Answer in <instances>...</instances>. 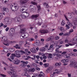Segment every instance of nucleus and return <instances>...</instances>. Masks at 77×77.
<instances>
[{
  "mask_svg": "<svg viewBox=\"0 0 77 77\" xmlns=\"http://www.w3.org/2000/svg\"><path fill=\"white\" fill-rule=\"evenodd\" d=\"M30 51H31V52H32V53H36V50L34 48H32L30 49Z\"/></svg>",
  "mask_w": 77,
  "mask_h": 77,
  "instance_id": "obj_33",
  "label": "nucleus"
},
{
  "mask_svg": "<svg viewBox=\"0 0 77 77\" xmlns=\"http://www.w3.org/2000/svg\"><path fill=\"white\" fill-rule=\"evenodd\" d=\"M10 70L12 72L8 71L7 72L10 75H11V77H17V74L16 73V71L15 70V67H13L12 66V64H11L9 66Z\"/></svg>",
  "mask_w": 77,
  "mask_h": 77,
  "instance_id": "obj_1",
  "label": "nucleus"
},
{
  "mask_svg": "<svg viewBox=\"0 0 77 77\" xmlns=\"http://www.w3.org/2000/svg\"><path fill=\"white\" fill-rule=\"evenodd\" d=\"M69 62V60L66 59H63L61 60L62 63H68Z\"/></svg>",
  "mask_w": 77,
  "mask_h": 77,
  "instance_id": "obj_20",
  "label": "nucleus"
},
{
  "mask_svg": "<svg viewBox=\"0 0 77 77\" xmlns=\"http://www.w3.org/2000/svg\"><path fill=\"white\" fill-rule=\"evenodd\" d=\"M40 51L42 52L45 51L44 50V48H43V47L42 48L40 49Z\"/></svg>",
  "mask_w": 77,
  "mask_h": 77,
  "instance_id": "obj_57",
  "label": "nucleus"
},
{
  "mask_svg": "<svg viewBox=\"0 0 77 77\" xmlns=\"http://www.w3.org/2000/svg\"><path fill=\"white\" fill-rule=\"evenodd\" d=\"M40 32L41 33H47L48 32V30H47V29L42 30H40Z\"/></svg>",
  "mask_w": 77,
  "mask_h": 77,
  "instance_id": "obj_17",
  "label": "nucleus"
},
{
  "mask_svg": "<svg viewBox=\"0 0 77 77\" xmlns=\"http://www.w3.org/2000/svg\"><path fill=\"white\" fill-rule=\"evenodd\" d=\"M68 77H71V73H68Z\"/></svg>",
  "mask_w": 77,
  "mask_h": 77,
  "instance_id": "obj_64",
  "label": "nucleus"
},
{
  "mask_svg": "<svg viewBox=\"0 0 77 77\" xmlns=\"http://www.w3.org/2000/svg\"><path fill=\"white\" fill-rule=\"evenodd\" d=\"M48 44H46L45 45V46L43 47V49L44 50V51H46V50L47 49H48Z\"/></svg>",
  "mask_w": 77,
  "mask_h": 77,
  "instance_id": "obj_26",
  "label": "nucleus"
},
{
  "mask_svg": "<svg viewBox=\"0 0 77 77\" xmlns=\"http://www.w3.org/2000/svg\"><path fill=\"white\" fill-rule=\"evenodd\" d=\"M27 40L29 41V42H32V41H34V38H28Z\"/></svg>",
  "mask_w": 77,
  "mask_h": 77,
  "instance_id": "obj_32",
  "label": "nucleus"
},
{
  "mask_svg": "<svg viewBox=\"0 0 77 77\" xmlns=\"http://www.w3.org/2000/svg\"><path fill=\"white\" fill-rule=\"evenodd\" d=\"M31 3L34 5H36V6H37V3L34 2H31Z\"/></svg>",
  "mask_w": 77,
  "mask_h": 77,
  "instance_id": "obj_50",
  "label": "nucleus"
},
{
  "mask_svg": "<svg viewBox=\"0 0 77 77\" xmlns=\"http://www.w3.org/2000/svg\"><path fill=\"white\" fill-rule=\"evenodd\" d=\"M40 45H41V43H40L39 40H37L36 41V42L34 44L35 47H39Z\"/></svg>",
  "mask_w": 77,
  "mask_h": 77,
  "instance_id": "obj_16",
  "label": "nucleus"
},
{
  "mask_svg": "<svg viewBox=\"0 0 77 77\" xmlns=\"http://www.w3.org/2000/svg\"><path fill=\"white\" fill-rule=\"evenodd\" d=\"M27 2V0H21L20 1V3L21 4H24L26 3Z\"/></svg>",
  "mask_w": 77,
  "mask_h": 77,
  "instance_id": "obj_21",
  "label": "nucleus"
},
{
  "mask_svg": "<svg viewBox=\"0 0 77 77\" xmlns=\"http://www.w3.org/2000/svg\"><path fill=\"white\" fill-rule=\"evenodd\" d=\"M55 66H61V63L60 62H56L55 63Z\"/></svg>",
  "mask_w": 77,
  "mask_h": 77,
  "instance_id": "obj_24",
  "label": "nucleus"
},
{
  "mask_svg": "<svg viewBox=\"0 0 77 77\" xmlns=\"http://www.w3.org/2000/svg\"><path fill=\"white\" fill-rule=\"evenodd\" d=\"M67 24L70 27H71L73 26L74 23H71L70 22H67Z\"/></svg>",
  "mask_w": 77,
  "mask_h": 77,
  "instance_id": "obj_25",
  "label": "nucleus"
},
{
  "mask_svg": "<svg viewBox=\"0 0 77 77\" xmlns=\"http://www.w3.org/2000/svg\"><path fill=\"white\" fill-rule=\"evenodd\" d=\"M26 29L25 28H23L21 29L19 33L20 35H21V37H22L23 38H26L25 33H24L26 31Z\"/></svg>",
  "mask_w": 77,
  "mask_h": 77,
  "instance_id": "obj_4",
  "label": "nucleus"
},
{
  "mask_svg": "<svg viewBox=\"0 0 77 77\" xmlns=\"http://www.w3.org/2000/svg\"><path fill=\"white\" fill-rule=\"evenodd\" d=\"M51 70V68H49L47 69L46 70V72L47 73H49L50 72V71Z\"/></svg>",
  "mask_w": 77,
  "mask_h": 77,
  "instance_id": "obj_34",
  "label": "nucleus"
},
{
  "mask_svg": "<svg viewBox=\"0 0 77 77\" xmlns=\"http://www.w3.org/2000/svg\"><path fill=\"white\" fill-rule=\"evenodd\" d=\"M39 17V14L33 15L31 16V18L32 19H36Z\"/></svg>",
  "mask_w": 77,
  "mask_h": 77,
  "instance_id": "obj_19",
  "label": "nucleus"
},
{
  "mask_svg": "<svg viewBox=\"0 0 77 77\" xmlns=\"http://www.w3.org/2000/svg\"><path fill=\"white\" fill-rule=\"evenodd\" d=\"M26 53L27 55H29V54H31V52L30 51H28L27 52H26Z\"/></svg>",
  "mask_w": 77,
  "mask_h": 77,
  "instance_id": "obj_59",
  "label": "nucleus"
},
{
  "mask_svg": "<svg viewBox=\"0 0 77 77\" xmlns=\"http://www.w3.org/2000/svg\"><path fill=\"white\" fill-rule=\"evenodd\" d=\"M65 27H66V30H68V29H69V28H70L68 25V24L66 25Z\"/></svg>",
  "mask_w": 77,
  "mask_h": 77,
  "instance_id": "obj_46",
  "label": "nucleus"
},
{
  "mask_svg": "<svg viewBox=\"0 0 77 77\" xmlns=\"http://www.w3.org/2000/svg\"><path fill=\"white\" fill-rule=\"evenodd\" d=\"M9 18L8 17H5L3 20V22L5 24H9L10 22L9 21Z\"/></svg>",
  "mask_w": 77,
  "mask_h": 77,
  "instance_id": "obj_10",
  "label": "nucleus"
},
{
  "mask_svg": "<svg viewBox=\"0 0 77 77\" xmlns=\"http://www.w3.org/2000/svg\"><path fill=\"white\" fill-rule=\"evenodd\" d=\"M29 34L27 33H25V38H27V37H29Z\"/></svg>",
  "mask_w": 77,
  "mask_h": 77,
  "instance_id": "obj_55",
  "label": "nucleus"
},
{
  "mask_svg": "<svg viewBox=\"0 0 77 77\" xmlns=\"http://www.w3.org/2000/svg\"><path fill=\"white\" fill-rule=\"evenodd\" d=\"M69 55L68 54H66L64 55V57L65 58H66L67 59H70L71 58V57L69 56Z\"/></svg>",
  "mask_w": 77,
  "mask_h": 77,
  "instance_id": "obj_27",
  "label": "nucleus"
},
{
  "mask_svg": "<svg viewBox=\"0 0 77 77\" xmlns=\"http://www.w3.org/2000/svg\"><path fill=\"white\" fill-rule=\"evenodd\" d=\"M10 31L11 34H12V35H14V33H15V30H14V28L11 29Z\"/></svg>",
  "mask_w": 77,
  "mask_h": 77,
  "instance_id": "obj_23",
  "label": "nucleus"
},
{
  "mask_svg": "<svg viewBox=\"0 0 77 77\" xmlns=\"http://www.w3.org/2000/svg\"><path fill=\"white\" fill-rule=\"evenodd\" d=\"M30 7H32V8H32L31 9V10L32 11H35L36 10V7H33V6L32 5H30Z\"/></svg>",
  "mask_w": 77,
  "mask_h": 77,
  "instance_id": "obj_37",
  "label": "nucleus"
},
{
  "mask_svg": "<svg viewBox=\"0 0 77 77\" xmlns=\"http://www.w3.org/2000/svg\"><path fill=\"white\" fill-rule=\"evenodd\" d=\"M43 65L45 68H47V67L49 66V63H45L43 64Z\"/></svg>",
  "mask_w": 77,
  "mask_h": 77,
  "instance_id": "obj_35",
  "label": "nucleus"
},
{
  "mask_svg": "<svg viewBox=\"0 0 77 77\" xmlns=\"http://www.w3.org/2000/svg\"><path fill=\"white\" fill-rule=\"evenodd\" d=\"M4 17L3 15V14L2 13H0V20H2Z\"/></svg>",
  "mask_w": 77,
  "mask_h": 77,
  "instance_id": "obj_45",
  "label": "nucleus"
},
{
  "mask_svg": "<svg viewBox=\"0 0 77 77\" xmlns=\"http://www.w3.org/2000/svg\"><path fill=\"white\" fill-rule=\"evenodd\" d=\"M62 53V52L59 51V48H57L56 49L55 53H54L53 55L54 56H57L59 58H61L62 57V55L59 54H60Z\"/></svg>",
  "mask_w": 77,
  "mask_h": 77,
  "instance_id": "obj_2",
  "label": "nucleus"
},
{
  "mask_svg": "<svg viewBox=\"0 0 77 77\" xmlns=\"http://www.w3.org/2000/svg\"><path fill=\"white\" fill-rule=\"evenodd\" d=\"M52 56V54H48V57H49V58H52V57H53V56Z\"/></svg>",
  "mask_w": 77,
  "mask_h": 77,
  "instance_id": "obj_51",
  "label": "nucleus"
},
{
  "mask_svg": "<svg viewBox=\"0 0 77 77\" xmlns=\"http://www.w3.org/2000/svg\"><path fill=\"white\" fill-rule=\"evenodd\" d=\"M14 47H15L17 49H20L21 48L18 45H16L15 46H14Z\"/></svg>",
  "mask_w": 77,
  "mask_h": 77,
  "instance_id": "obj_44",
  "label": "nucleus"
},
{
  "mask_svg": "<svg viewBox=\"0 0 77 77\" xmlns=\"http://www.w3.org/2000/svg\"><path fill=\"white\" fill-rule=\"evenodd\" d=\"M10 7L12 11H18V9L19 8L17 4H14V5H11L10 6Z\"/></svg>",
  "mask_w": 77,
  "mask_h": 77,
  "instance_id": "obj_7",
  "label": "nucleus"
},
{
  "mask_svg": "<svg viewBox=\"0 0 77 77\" xmlns=\"http://www.w3.org/2000/svg\"><path fill=\"white\" fill-rule=\"evenodd\" d=\"M23 14H24V13H23L20 14V16L22 18H26V16L25 14L23 15Z\"/></svg>",
  "mask_w": 77,
  "mask_h": 77,
  "instance_id": "obj_39",
  "label": "nucleus"
},
{
  "mask_svg": "<svg viewBox=\"0 0 77 77\" xmlns=\"http://www.w3.org/2000/svg\"><path fill=\"white\" fill-rule=\"evenodd\" d=\"M25 76H26L27 77H30V75H29L26 72L25 73Z\"/></svg>",
  "mask_w": 77,
  "mask_h": 77,
  "instance_id": "obj_53",
  "label": "nucleus"
},
{
  "mask_svg": "<svg viewBox=\"0 0 77 77\" xmlns=\"http://www.w3.org/2000/svg\"><path fill=\"white\" fill-rule=\"evenodd\" d=\"M69 35H70L69 32H67L64 34L63 36H69Z\"/></svg>",
  "mask_w": 77,
  "mask_h": 77,
  "instance_id": "obj_47",
  "label": "nucleus"
},
{
  "mask_svg": "<svg viewBox=\"0 0 77 77\" xmlns=\"http://www.w3.org/2000/svg\"><path fill=\"white\" fill-rule=\"evenodd\" d=\"M19 44L20 45H22L23 44V42L22 41L20 42Z\"/></svg>",
  "mask_w": 77,
  "mask_h": 77,
  "instance_id": "obj_62",
  "label": "nucleus"
},
{
  "mask_svg": "<svg viewBox=\"0 0 77 77\" xmlns=\"http://www.w3.org/2000/svg\"><path fill=\"white\" fill-rule=\"evenodd\" d=\"M24 70H25V71H27L29 72H34L35 71V69L34 68H31V69H30L25 68Z\"/></svg>",
  "mask_w": 77,
  "mask_h": 77,
  "instance_id": "obj_12",
  "label": "nucleus"
},
{
  "mask_svg": "<svg viewBox=\"0 0 77 77\" xmlns=\"http://www.w3.org/2000/svg\"><path fill=\"white\" fill-rule=\"evenodd\" d=\"M64 42L65 43H68V44H69L70 46H72L74 45V44L73 43V42H72V40L69 41L67 39H65Z\"/></svg>",
  "mask_w": 77,
  "mask_h": 77,
  "instance_id": "obj_9",
  "label": "nucleus"
},
{
  "mask_svg": "<svg viewBox=\"0 0 77 77\" xmlns=\"http://www.w3.org/2000/svg\"><path fill=\"white\" fill-rule=\"evenodd\" d=\"M40 75H42V76L43 77H45V74H44V73L42 72V71L40 72Z\"/></svg>",
  "mask_w": 77,
  "mask_h": 77,
  "instance_id": "obj_48",
  "label": "nucleus"
},
{
  "mask_svg": "<svg viewBox=\"0 0 77 77\" xmlns=\"http://www.w3.org/2000/svg\"><path fill=\"white\" fill-rule=\"evenodd\" d=\"M24 26V25L23 24H22V25H19V26L20 27H21V28L23 27Z\"/></svg>",
  "mask_w": 77,
  "mask_h": 77,
  "instance_id": "obj_63",
  "label": "nucleus"
},
{
  "mask_svg": "<svg viewBox=\"0 0 77 77\" xmlns=\"http://www.w3.org/2000/svg\"><path fill=\"white\" fill-rule=\"evenodd\" d=\"M62 68H61L60 69H55V71L56 72H54L53 74H51L50 75V77H54V75H55V74H59V73L62 72Z\"/></svg>",
  "mask_w": 77,
  "mask_h": 77,
  "instance_id": "obj_6",
  "label": "nucleus"
},
{
  "mask_svg": "<svg viewBox=\"0 0 77 77\" xmlns=\"http://www.w3.org/2000/svg\"><path fill=\"white\" fill-rule=\"evenodd\" d=\"M0 75H1V77H5L6 75H5L2 74H0Z\"/></svg>",
  "mask_w": 77,
  "mask_h": 77,
  "instance_id": "obj_61",
  "label": "nucleus"
},
{
  "mask_svg": "<svg viewBox=\"0 0 77 77\" xmlns=\"http://www.w3.org/2000/svg\"><path fill=\"white\" fill-rule=\"evenodd\" d=\"M23 59H25V60H29V59H32V60H34L35 59L34 58L31 57L29 56H26L25 55H23Z\"/></svg>",
  "mask_w": 77,
  "mask_h": 77,
  "instance_id": "obj_11",
  "label": "nucleus"
},
{
  "mask_svg": "<svg viewBox=\"0 0 77 77\" xmlns=\"http://www.w3.org/2000/svg\"><path fill=\"white\" fill-rule=\"evenodd\" d=\"M28 9V7H25L24 6L21 7L20 9V12H22L23 11H27Z\"/></svg>",
  "mask_w": 77,
  "mask_h": 77,
  "instance_id": "obj_14",
  "label": "nucleus"
},
{
  "mask_svg": "<svg viewBox=\"0 0 77 77\" xmlns=\"http://www.w3.org/2000/svg\"><path fill=\"white\" fill-rule=\"evenodd\" d=\"M77 21V19L74 18L72 20V24L73 25V29H75V28L77 27V23L75 22Z\"/></svg>",
  "mask_w": 77,
  "mask_h": 77,
  "instance_id": "obj_8",
  "label": "nucleus"
},
{
  "mask_svg": "<svg viewBox=\"0 0 77 77\" xmlns=\"http://www.w3.org/2000/svg\"><path fill=\"white\" fill-rule=\"evenodd\" d=\"M15 56V54H12L11 56H10V59L12 60H14V57Z\"/></svg>",
  "mask_w": 77,
  "mask_h": 77,
  "instance_id": "obj_31",
  "label": "nucleus"
},
{
  "mask_svg": "<svg viewBox=\"0 0 77 77\" xmlns=\"http://www.w3.org/2000/svg\"><path fill=\"white\" fill-rule=\"evenodd\" d=\"M15 20L16 21H17L18 22H20L21 20L20 19V17H16L15 18Z\"/></svg>",
  "mask_w": 77,
  "mask_h": 77,
  "instance_id": "obj_28",
  "label": "nucleus"
},
{
  "mask_svg": "<svg viewBox=\"0 0 77 77\" xmlns=\"http://www.w3.org/2000/svg\"><path fill=\"white\" fill-rule=\"evenodd\" d=\"M60 30L62 32H64L65 31H66V29H64L63 27H61L60 29Z\"/></svg>",
  "mask_w": 77,
  "mask_h": 77,
  "instance_id": "obj_30",
  "label": "nucleus"
},
{
  "mask_svg": "<svg viewBox=\"0 0 77 77\" xmlns=\"http://www.w3.org/2000/svg\"><path fill=\"white\" fill-rule=\"evenodd\" d=\"M59 39H60V37H59L57 36H56L55 37V39H56V40H58Z\"/></svg>",
  "mask_w": 77,
  "mask_h": 77,
  "instance_id": "obj_54",
  "label": "nucleus"
},
{
  "mask_svg": "<svg viewBox=\"0 0 77 77\" xmlns=\"http://www.w3.org/2000/svg\"><path fill=\"white\" fill-rule=\"evenodd\" d=\"M9 50L11 51V52H13V51H14L15 49H14V48H10L9 49Z\"/></svg>",
  "mask_w": 77,
  "mask_h": 77,
  "instance_id": "obj_49",
  "label": "nucleus"
},
{
  "mask_svg": "<svg viewBox=\"0 0 77 77\" xmlns=\"http://www.w3.org/2000/svg\"><path fill=\"white\" fill-rule=\"evenodd\" d=\"M8 2V0H5L4 2H3V4H5L6 3H7Z\"/></svg>",
  "mask_w": 77,
  "mask_h": 77,
  "instance_id": "obj_56",
  "label": "nucleus"
},
{
  "mask_svg": "<svg viewBox=\"0 0 77 77\" xmlns=\"http://www.w3.org/2000/svg\"><path fill=\"white\" fill-rule=\"evenodd\" d=\"M70 65L73 67H77V62L72 61L70 62Z\"/></svg>",
  "mask_w": 77,
  "mask_h": 77,
  "instance_id": "obj_13",
  "label": "nucleus"
},
{
  "mask_svg": "<svg viewBox=\"0 0 77 77\" xmlns=\"http://www.w3.org/2000/svg\"><path fill=\"white\" fill-rule=\"evenodd\" d=\"M23 54H25L26 52L25 51H15V54L16 55V56L17 57H21V56L23 55Z\"/></svg>",
  "mask_w": 77,
  "mask_h": 77,
  "instance_id": "obj_3",
  "label": "nucleus"
},
{
  "mask_svg": "<svg viewBox=\"0 0 77 77\" xmlns=\"http://www.w3.org/2000/svg\"><path fill=\"white\" fill-rule=\"evenodd\" d=\"M2 39H3V40L4 41V43H3L4 45H6L7 46H9V44H10L11 42L8 41V38H7V37L4 36L2 38Z\"/></svg>",
  "mask_w": 77,
  "mask_h": 77,
  "instance_id": "obj_5",
  "label": "nucleus"
},
{
  "mask_svg": "<svg viewBox=\"0 0 77 77\" xmlns=\"http://www.w3.org/2000/svg\"><path fill=\"white\" fill-rule=\"evenodd\" d=\"M53 45H51L49 48H48V50H49L50 52H52V51H53V50H54V49H53Z\"/></svg>",
  "mask_w": 77,
  "mask_h": 77,
  "instance_id": "obj_18",
  "label": "nucleus"
},
{
  "mask_svg": "<svg viewBox=\"0 0 77 77\" xmlns=\"http://www.w3.org/2000/svg\"><path fill=\"white\" fill-rule=\"evenodd\" d=\"M37 8L38 9V11L41 9V6L40 5H38L37 6Z\"/></svg>",
  "mask_w": 77,
  "mask_h": 77,
  "instance_id": "obj_58",
  "label": "nucleus"
},
{
  "mask_svg": "<svg viewBox=\"0 0 77 77\" xmlns=\"http://www.w3.org/2000/svg\"><path fill=\"white\" fill-rule=\"evenodd\" d=\"M69 56H77V55L75 54L70 53L69 54Z\"/></svg>",
  "mask_w": 77,
  "mask_h": 77,
  "instance_id": "obj_42",
  "label": "nucleus"
},
{
  "mask_svg": "<svg viewBox=\"0 0 77 77\" xmlns=\"http://www.w3.org/2000/svg\"><path fill=\"white\" fill-rule=\"evenodd\" d=\"M21 66H23V67H25L26 66V65L24 64L23 63V64H21Z\"/></svg>",
  "mask_w": 77,
  "mask_h": 77,
  "instance_id": "obj_60",
  "label": "nucleus"
},
{
  "mask_svg": "<svg viewBox=\"0 0 77 77\" xmlns=\"http://www.w3.org/2000/svg\"><path fill=\"white\" fill-rule=\"evenodd\" d=\"M21 63H22L26 64V65H27V64H28V63H29L28 61H27L25 62L23 61H21Z\"/></svg>",
  "mask_w": 77,
  "mask_h": 77,
  "instance_id": "obj_41",
  "label": "nucleus"
},
{
  "mask_svg": "<svg viewBox=\"0 0 77 77\" xmlns=\"http://www.w3.org/2000/svg\"><path fill=\"white\" fill-rule=\"evenodd\" d=\"M73 32H74V30L72 29H71L69 30V33L70 34H71V33Z\"/></svg>",
  "mask_w": 77,
  "mask_h": 77,
  "instance_id": "obj_52",
  "label": "nucleus"
},
{
  "mask_svg": "<svg viewBox=\"0 0 77 77\" xmlns=\"http://www.w3.org/2000/svg\"><path fill=\"white\" fill-rule=\"evenodd\" d=\"M22 15H25V17L26 18V17H29V13L27 12H24V14H23Z\"/></svg>",
  "mask_w": 77,
  "mask_h": 77,
  "instance_id": "obj_29",
  "label": "nucleus"
},
{
  "mask_svg": "<svg viewBox=\"0 0 77 77\" xmlns=\"http://www.w3.org/2000/svg\"><path fill=\"white\" fill-rule=\"evenodd\" d=\"M43 5L45 7V8H48L49 7V6L47 3H46V2L44 3H43Z\"/></svg>",
  "mask_w": 77,
  "mask_h": 77,
  "instance_id": "obj_38",
  "label": "nucleus"
},
{
  "mask_svg": "<svg viewBox=\"0 0 77 77\" xmlns=\"http://www.w3.org/2000/svg\"><path fill=\"white\" fill-rule=\"evenodd\" d=\"M65 24V20H63L61 23V26H64Z\"/></svg>",
  "mask_w": 77,
  "mask_h": 77,
  "instance_id": "obj_40",
  "label": "nucleus"
},
{
  "mask_svg": "<svg viewBox=\"0 0 77 77\" xmlns=\"http://www.w3.org/2000/svg\"><path fill=\"white\" fill-rule=\"evenodd\" d=\"M3 11H5L6 12H9V9L8 8H3Z\"/></svg>",
  "mask_w": 77,
  "mask_h": 77,
  "instance_id": "obj_36",
  "label": "nucleus"
},
{
  "mask_svg": "<svg viewBox=\"0 0 77 77\" xmlns=\"http://www.w3.org/2000/svg\"><path fill=\"white\" fill-rule=\"evenodd\" d=\"M12 62L14 64L18 65L20 63V60H18V59H16L14 61H13Z\"/></svg>",
  "mask_w": 77,
  "mask_h": 77,
  "instance_id": "obj_15",
  "label": "nucleus"
},
{
  "mask_svg": "<svg viewBox=\"0 0 77 77\" xmlns=\"http://www.w3.org/2000/svg\"><path fill=\"white\" fill-rule=\"evenodd\" d=\"M53 36H50L48 38L46 39L45 40V41H51V39H53Z\"/></svg>",
  "mask_w": 77,
  "mask_h": 77,
  "instance_id": "obj_22",
  "label": "nucleus"
},
{
  "mask_svg": "<svg viewBox=\"0 0 77 77\" xmlns=\"http://www.w3.org/2000/svg\"><path fill=\"white\" fill-rule=\"evenodd\" d=\"M54 44L56 45H60V44H59V40L58 41L55 42Z\"/></svg>",
  "mask_w": 77,
  "mask_h": 77,
  "instance_id": "obj_43",
  "label": "nucleus"
}]
</instances>
